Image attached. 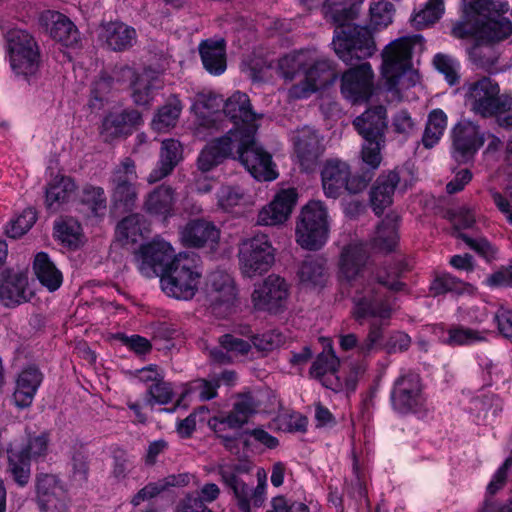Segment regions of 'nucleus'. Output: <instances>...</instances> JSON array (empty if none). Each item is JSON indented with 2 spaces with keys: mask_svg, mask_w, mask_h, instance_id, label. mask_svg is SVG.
Masks as SVG:
<instances>
[{
  "mask_svg": "<svg viewBox=\"0 0 512 512\" xmlns=\"http://www.w3.org/2000/svg\"><path fill=\"white\" fill-rule=\"evenodd\" d=\"M339 279L355 288L351 314L360 324L369 317L391 318L392 305L379 286L393 292L406 287L404 282L391 279L387 271H374L369 265V254L361 244L343 248L339 259Z\"/></svg>",
  "mask_w": 512,
  "mask_h": 512,
  "instance_id": "1",
  "label": "nucleus"
},
{
  "mask_svg": "<svg viewBox=\"0 0 512 512\" xmlns=\"http://www.w3.org/2000/svg\"><path fill=\"white\" fill-rule=\"evenodd\" d=\"M347 15L345 10L334 14L337 26L332 45L336 55L351 66L342 74L341 94L352 104H362L373 95L374 73L369 62H358L371 57L376 51V44L371 31L346 21Z\"/></svg>",
  "mask_w": 512,
  "mask_h": 512,
  "instance_id": "2",
  "label": "nucleus"
},
{
  "mask_svg": "<svg viewBox=\"0 0 512 512\" xmlns=\"http://www.w3.org/2000/svg\"><path fill=\"white\" fill-rule=\"evenodd\" d=\"M462 90L464 103L471 112L484 119L496 117L499 126L512 128V97L501 95L496 81L482 76L465 82Z\"/></svg>",
  "mask_w": 512,
  "mask_h": 512,
  "instance_id": "3",
  "label": "nucleus"
},
{
  "mask_svg": "<svg viewBox=\"0 0 512 512\" xmlns=\"http://www.w3.org/2000/svg\"><path fill=\"white\" fill-rule=\"evenodd\" d=\"M197 256L179 253L160 277L162 290L170 297L180 300L192 299L200 284L202 273L197 264Z\"/></svg>",
  "mask_w": 512,
  "mask_h": 512,
  "instance_id": "4",
  "label": "nucleus"
},
{
  "mask_svg": "<svg viewBox=\"0 0 512 512\" xmlns=\"http://www.w3.org/2000/svg\"><path fill=\"white\" fill-rule=\"evenodd\" d=\"M424 50V38L420 34L404 36L388 44L382 52V75L389 91L396 90L400 77L412 67V54Z\"/></svg>",
  "mask_w": 512,
  "mask_h": 512,
  "instance_id": "5",
  "label": "nucleus"
},
{
  "mask_svg": "<svg viewBox=\"0 0 512 512\" xmlns=\"http://www.w3.org/2000/svg\"><path fill=\"white\" fill-rule=\"evenodd\" d=\"M328 214L320 201H309L298 216L295 228L297 243L307 250H318L328 238Z\"/></svg>",
  "mask_w": 512,
  "mask_h": 512,
  "instance_id": "6",
  "label": "nucleus"
},
{
  "mask_svg": "<svg viewBox=\"0 0 512 512\" xmlns=\"http://www.w3.org/2000/svg\"><path fill=\"white\" fill-rule=\"evenodd\" d=\"M10 64L17 75H35L40 67L41 52L34 36L28 31L13 28L5 34Z\"/></svg>",
  "mask_w": 512,
  "mask_h": 512,
  "instance_id": "7",
  "label": "nucleus"
},
{
  "mask_svg": "<svg viewBox=\"0 0 512 512\" xmlns=\"http://www.w3.org/2000/svg\"><path fill=\"white\" fill-rule=\"evenodd\" d=\"M509 10L502 0H462L461 19L453 23L451 35L457 39L471 37V32L485 20L499 18Z\"/></svg>",
  "mask_w": 512,
  "mask_h": 512,
  "instance_id": "8",
  "label": "nucleus"
},
{
  "mask_svg": "<svg viewBox=\"0 0 512 512\" xmlns=\"http://www.w3.org/2000/svg\"><path fill=\"white\" fill-rule=\"evenodd\" d=\"M239 265L245 277L262 275L275 262V249L266 234H258L242 241L239 245Z\"/></svg>",
  "mask_w": 512,
  "mask_h": 512,
  "instance_id": "9",
  "label": "nucleus"
},
{
  "mask_svg": "<svg viewBox=\"0 0 512 512\" xmlns=\"http://www.w3.org/2000/svg\"><path fill=\"white\" fill-rule=\"evenodd\" d=\"M135 161L125 157L111 172V203L115 209L132 211L138 199Z\"/></svg>",
  "mask_w": 512,
  "mask_h": 512,
  "instance_id": "10",
  "label": "nucleus"
},
{
  "mask_svg": "<svg viewBox=\"0 0 512 512\" xmlns=\"http://www.w3.org/2000/svg\"><path fill=\"white\" fill-rule=\"evenodd\" d=\"M255 135L256 133L242 135L239 150L236 151L237 159L255 179L272 181L278 176L273 169L272 156L262 146L258 145Z\"/></svg>",
  "mask_w": 512,
  "mask_h": 512,
  "instance_id": "11",
  "label": "nucleus"
},
{
  "mask_svg": "<svg viewBox=\"0 0 512 512\" xmlns=\"http://www.w3.org/2000/svg\"><path fill=\"white\" fill-rule=\"evenodd\" d=\"M34 489L35 502L40 512H68L67 491L58 475L37 472Z\"/></svg>",
  "mask_w": 512,
  "mask_h": 512,
  "instance_id": "12",
  "label": "nucleus"
},
{
  "mask_svg": "<svg viewBox=\"0 0 512 512\" xmlns=\"http://www.w3.org/2000/svg\"><path fill=\"white\" fill-rule=\"evenodd\" d=\"M236 287L232 277L223 271L209 274L205 284V297L212 313L226 317L236 302Z\"/></svg>",
  "mask_w": 512,
  "mask_h": 512,
  "instance_id": "13",
  "label": "nucleus"
},
{
  "mask_svg": "<svg viewBox=\"0 0 512 512\" xmlns=\"http://www.w3.org/2000/svg\"><path fill=\"white\" fill-rule=\"evenodd\" d=\"M337 77L336 64L328 58L320 57L306 69L304 79L289 89V95L295 99L307 98L319 89L333 84Z\"/></svg>",
  "mask_w": 512,
  "mask_h": 512,
  "instance_id": "14",
  "label": "nucleus"
},
{
  "mask_svg": "<svg viewBox=\"0 0 512 512\" xmlns=\"http://www.w3.org/2000/svg\"><path fill=\"white\" fill-rule=\"evenodd\" d=\"M289 286L284 278L276 274L269 275L255 287L251 298L254 308L270 313H278L284 309Z\"/></svg>",
  "mask_w": 512,
  "mask_h": 512,
  "instance_id": "15",
  "label": "nucleus"
},
{
  "mask_svg": "<svg viewBox=\"0 0 512 512\" xmlns=\"http://www.w3.org/2000/svg\"><path fill=\"white\" fill-rule=\"evenodd\" d=\"M292 140L301 168L305 171L314 170L325 151L323 136L318 130L304 126L294 132Z\"/></svg>",
  "mask_w": 512,
  "mask_h": 512,
  "instance_id": "16",
  "label": "nucleus"
},
{
  "mask_svg": "<svg viewBox=\"0 0 512 512\" xmlns=\"http://www.w3.org/2000/svg\"><path fill=\"white\" fill-rule=\"evenodd\" d=\"M421 378L418 374L408 372L399 376L391 391L393 408L401 413L416 412L422 406Z\"/></svg>",
  "mask_w": 512,
  "mask_h": 512,
  "instance_id": "17",
  "label": "nucleus"
},
{
  "mask_svg": "<svg viewBox=\"0 0 512 512\" xmlns=\"http://www.w3.org/2000/svg\"><path fill=\"white\" fill-rule=\"evenodd\" d=\"M223 112L233 123L235 132L245 135L257 133L259 125L258 116L252 107L249 96L246 93L236 91L224 103Z\"/></svg>",
  "mask_w": 512,
  "mask_h": 512,
  "instance_id": "18",
  "label": "nucleus"
},
{
  "mask_svg": "<svg viewBox=\"0 0 512 512\" xmlns=\"http://www.w3.org/2000/svg\"><path fill=\"white\" fill-rule=\"evenodd\" d=\"M143 123L142 114L134 108H126L120 112L107 113L100 127V136L106 143L120 138H127Z\"/></svg>",
  "mask_w": 512,
  "mask_h": 512,
  "instance_id": "19",
  "label": "nucleus"
},
{
  "mask_svg": "<svg viewBox=\"0 0 512 512\" xmlns=\"http://www.w3.org/2000/svg\"><path fill=\"white\" fill-rule=\"evenodd\" d=\"M242 135L229 129L228 132L211 140L201 151L197 164L202 172H209L220 165L225 159L233 156V151L239 150Z\"/></svg>",
  "mask_w": 512,
  "mask_h": 512,
  "instance_id": "20",
  "label": "nucleus"
},
{
  "mask_svg": "<svg viewBox=\"0 0 512 512\" xmlns=\"http://www.w3.org/2000/svg\"><path fill=\"white\" fill-rule=\"evenodd\" d=\"M452 141L455 159L467 163L484 145L485 138L478 125L471 121H461L453 128Z\"/></svg>",
  "mask_w": 512,
  "mask_h": 512,
  "instance_id": "21",
  "label": "nucleus"
},
{
  "mask_svg": "<svg viewBox=\"0 0 512 512\" xmlns=\"http://www.w3.org/2000/svg\"><path fill=\"white\" fill-rule=\"evenodd\" d=\"M172 246L163 240H153L140 247V271L147 277L162 276L175 257Z\"/></svg>",
  "mask_w": 512,
  "mask_h": 512,
  "instance_id": "22",
  "label": "nucleus"
},
{
  "mask_svg": "<svg viewBox=\"0 0 512 512\" xmlns=\"http://www.w3.org/2000/svg\"><path fill=\"white\" fill-rule=\"evenodd\" d=\"M180 240L184 247L214 249L220 240V230L212 221L191 219L181 228Z\"/></svg>",
  "mask_w": 512,
  "mask_h": 512,
  "instance_id": "23",
  "label": "nucleus"
},
{
  "mask_svg": "<svg viewBox=\"0 0 512 512\" xmlns=\"http://www.w3.org/2000/svg\"><path fill=\"white\" fill-rule=\"evenodd\" d=\"M39 22L49 31L50 37L66 47H75L80 42V33L76 25L65 14L55 10H45L40 14Z\"/></svg>",
  "mask_w": 512,
  "mask_h": 512,
  "instance_id": "24",
  "label": "nucleus"
},
{
  "mask_svg": "<svg viewBox=\"0 0 512 512\" xmlns=\"http://www.w3.org/2000/svg\"><path fill=\"white\" fill-rule=\"evenodd\" d=\"M297 199L298 193L295 188L280 190L273 200L260 210L257 223L266 226L284 223L292 213Z\"/></svg>",
  "mask_w": 512,
  "mask_h": 512,
  "instance_id": "25",
  "label": "nucleus"
},
{
  "mask_svg": "<svg viewBox=\"0 0 512 512\" xmlns=\"http://www.w3.org/2000/svg\"><path fill=\"white\" fill-rule=\"evenodd\" d=\"M34 293L28 288V278L21 272L10 269L3 271L0 279V303L14 308L28 302Z\"/></svg>",
  "mask_w": 512,
  "mask_h": 512,
  "instance_id": "26",
  "label": "nucleus"
},
{
  "mask_svg": "<svg viewBox=\"0 0 512 512\" xmlns=\"http://www.w3.org/2000/svg\"><path fill=\"white\" fill-rule=\"evenodd\" d=\"M353 126L363 140L386 139L388 128L387 109L376 105L366 109L353 120Z\"/></svg>",
  "mask_w": 512,
  "mask_h": 512,
  "instance_id": "27",
  "label": "nucleus"
},
{
  "mask_svg": "<svg viewBox=\"0 0 512 512\" xmlns=\"http://www.w3.org/2000/svg\"><path fill=\"white\" fill-rule=\"evenodd\" d=\"M400 170L395 168L382 172L370 191V203L374 213L380 216L393 202L396 187L400 184Z\"/></svg>",
  "mask_w": 512,
  "mask_h": 512,
  "instance_id": "28",
  "label": "nucleus"
},
{
  "mask_svg": "<svg viewBox=\"0 0 512 512\" xmlns=\"http://www.w3.org/2000/svg\"><path fill=\"white\" fill-rule=\"evenodd\" d=\"M121 70L133 78L130 86L132 89L131 98L134 104L149 107L156 93L163 87L161 78L151 72L137 75L133 69L127 66Z\"/></svg>",
  "mask_w": 512,
  "mask_h": 512,
  "instance_id": "29",
  "label": "nucleus"
},
{
  "mask_svg": "<svg viewBox=\"0 0 512 512\" xmlns=\"http://www.w3.org/2000/svg\"><path fill=\"white\" fill-rule=\"evenodd\" d=\"M42 381L43 374L36 365L24 368L16 379L12 395L14 404L21 409L30 407Z\"/></svg>",
  "mask_w": 512,
  "mask_h": 512,
  "instance_id": "30",
  "label": "nucleus"
},
{
  "mask_svg": "<svg viewBox=\"0 0 512 512\" xmlns=\"http://www.w3.org/2000/svg\"><path fill=\"white\" fill-rule=\"evenodd\" d=\"M350 176V167L347 163L338 160H327L321 170V180L324 193L327 197L337 198L345 190L347 179Z\"/></svg>",
  "mask_w": 512,
  "mask_h": 512,
  "instance_id": "31",
  "label": "nucleus"
},
{
  "mask_svg": "<svg viewBox=\"0 0 512 512\" xmlns=\"http://www.w3.org/2000/svg\"><path fill=\"white\" fill-rule=\"evenodd\" d=\"M100 38L109 49L121 52L133 46L136 40V31L122 22H108L101 25Z\"/></svg>",
  "mask_w": 512,
  "mask_h": 512,
  "instance_id": "32",
  "label": "nucleus"
},
{
  "mask_svg": "<svg viewBox=\"0 0 512 512\" xmlns=\"http://www.w3.org/2000/svg\"><path fill=\"white\" fill-rule=\"evenodd\" d=\"M204 68L213 75L226 70V42L224 39L202 40L198 46Z\"/></svg>",
  "mask_w": 512,
  "mask_h": 512,
  "instance_id": "33",
  "label": "nucleus"
},
{
  "mask_svg": "<svg viewBox=\"0 0 512 512\" xmlns=\"http://www.w3.org/2000/svg\"><path fill=\"white\" fill-rule=\"evenodd\" d=\"M400 216L395 212L388 213L378 225L376 234L372 240V247L384 253L395 250L399 241Z\"/></svg>",
  "mask_w": 512,
  "mask_h": 512,
  "instance_id": "34",
  "label": "nucleus"
},
{
  "mask_svg": "<svg viewBox=\"0 0 512 512\" xmlns=\"http://www.w3.org/2000/svg\"><path fill=\"white\" fill-rule=\"evenodd\" d=\"M181 158L182 147L178 141L174 139L163 141L160 151V160L157 168L150 173L148 181L153 183L169 175L177 166Z\"/></svg>",
  "mask_w": 512,
  "mask_h": 512,
  "instance_id": "35",
  "label": "nucleus"
},
{
  "mask_svg": "<svg viewBox=\"0 0 512 512\" xmlns=\"http://www.w3.org/2000/svg\"><path fill=\"white\" fill-rule=\"evenodd\" d=\"M175 201V190L169 185L162 184L147 195L144 209L149 214L167 218L173 213Z\"/></svg>",
  "mask_w": 512,
  "mask_h": 512,
  "instance_id": "36",
  "label": "nucleus"
},
{
  "mask_svg": "<svg viewBox=\"0 0 512 512\" xmlns=\"http://www.w3.org/2000/svg\"><path fill=\"white\" fill-rule=\"evenodd\" d=\"M470 32L471 37L495 45L512 35V22L508 18H492L485 20Z\"/></svg>",
  "mask_w": 512,
  "mask_h": 512,
  "instance_id": "37",
  "label": "nucleus"
},
{
  "mask_svg": "<svg viewBox=\"0 0 512 512\" xmlns=\"http://www.w3.org/2000/svg\"><path fill=\"white\" fill-rule=\"evenodd\" d=\"M33 270L41 285L50 292L58 290L62 285V272L56 267L47 253L39 252L35 255Z\"/></svg>",
  "mask_w": 512,
  "mask_h": 512,
  "instance_id": "38",
  "label": "nucleus"
},
{
  "mask_svg": "<svg viewBox=\"0 0 512 512\" xmlns=\"http://www.w3.org/2000/svg\"><path fill=\"white\" fill-rule=\"evenodd\" d=\"M188 484V476L186 474L169 475L156 482H150L140 489L131 499L134 507L139 506L143 501L157 497L170 487H182Z\"/></svg>",
  "mask_w": 512,
  "mask_h": 512,
  "instance_id": "39",
  "label": "nucleus"
},
{
  "mask_svg": "<svg viewBox=\"0 0 512 512\" xmlns=\"http://www.w3.org/2000/svg\"><path fill=\"white\" fill-rule=\"evenodd\" d=\"M220 480L237 500V505L242 512H250L251 487L242 477L230 472H217Z\"/></svg>",
  "mask_w": 512,
  "mask_h": 512,
  "instance_id": "40",
  "label": "nucleus"
},
{
  "mask_svg": "<svg viewBox=\"0 0 512 512\" xmlns=\"http://www.w3.org/2000/svg\"><path fill=\"white\" fill-rule=\"evenodd\" d=\"M80 204L86 212L93 217H103L107 210V197L100 186L86 184L81 191Z\"/></svg>",
  "mask_w": 512,
  "mask_h": 512,
  "instance_id": "41",
  "label": "nucleus"
},
{
  "mask_svg": "<svg viewBox=\"0 0 512 512\" xmlns=\"http://www.w3.org/2000/svg\"><path fill=\"white\" fill-rule=\"evenodd\" d=\"M7 458V472L19 487H25L31 477L32 460L17 449H8Z\"/></svg>",
  "mask_w": 512,
  "mask_h": 512,
  "instance_id": "42",
  "label": "nucleus"
},
{
  "mask_svg": "<svg viewBox=\"0 0 512 512\" xmlns=\"http://www.w3.org/2000/svg\"><path fill=\"white\" fill-rule=\"evenodd\" d=\"M75 189L76 184L71 177L64 175L55 176L46 188L45 202L47 208L55 210L54 205L65 202Z\"/></svg>",
  "mask_w": 512,
  "mask_h": 512,
  "instance_id": "43",
  "label": "nucleus"
},
{
  "mask_svg": "<svg viewBox=\"0 0 512 512\" xmlns=\"http://www.w3.org/2000/svg\"><path fill=\"white\" fill-rule=\"evenodd\" d=\"M326 261L323 257L309 255L301 263L298 277L302 283L322 285L326 278Z\"/></svg>",
  "mask_w": 512,
  "mask_h": 512,
  "instance_id": "44",
  "label": "nucleus"
},
{
  "mask_svg": "<svg viewBox=\"0 0 512 512\" xmlns=\"http://www.w3.org/2000/svg\"><path fill=\"white\" fill-rule=\"evenodd\" d=\"M429 290L433 296H439L449 292L461 295L465 292L472 293L474 287L470 283L464 282L449 273H443L434 278L430 284Z\"/></svg>",
  "mask_w": 512,
  "mask_h": 512,
  "instance_id": "45",
  "label": "nucleus"
},
{
  "mask_svg": "<svg viewBox=\"0 0 512 512\" xmlns=\"http://www.w3.org/2000/svg\"><path fill=\"white\" fill-rule=\"evenodd\" d=\"M469 59L478 68L483 70L492 69L498 59L499 53L495 45L489 42L476 39V43L469 49Z\"/></svg>",
  "mask_w": 512,
  "mask_h": 512,
  "instance_id": "46",
  "label": "nucleus"
},
{
  "mask_svg": "<svg viewBox=\"0 0 512 512\" xmlns=\"http://www.w3.org/2000/svg\"><path fill=\"white\" fill-rule=\"evenodd\" d=\"M447 126V116L441 109L432 110L427 119L425 130L422 136V143L425 148H432L442 137Z\"/></svg>",
  "mask_w": 512,
  "mask_h": 512,
  "instance_id": "47",
  "label": "nucleus"
},
{
  "mask_svg": "<svg viewBox=\"0 0 512 512\" xmlns=\"http://www.w3.org/2000/svg\"><path fill=\"white\" fill-rule=\"evenodd\" d=\"M255 413V403L251 396H242L234 403L233 408L226 414L228 428L240 429L248 423L249 418Z\"/></svg>",
  "mask_w": 512,
  "mask_h": 512,
  "instance_id": "48",
  "label": "nucleus"
},
{
  "mask_svg": "<svg viewBox=\"0 0 512 512\" xmlns=\"http://www.w3.org/2000/svg\"><path fill=\"white\" fill-rule=\"evenodd\" d=\"M369 317L368 319H370ZM373 319H379L380 321H372L369 325L368 333L366 337L360 341L359 345V356L367 357L373 352L377 351L381 347V343L384 338V326L388 325V319L382 320L379 317H372Z\"/></svg>",
  "mask_w": 512,
  "mask_h": 512,
  "instance_id": "49",
  "label": "nucleus"
},
{
  "mask_svg": "<svg viewBox=\"0 0 512 512\" xmlns=\"http://www.w3.org/2000/svg\"><path fill=\"white\" fill-rule=\"evenodd\" d=\"M181 111V101L177 96L173 95L165 105L158 109V112L153 119V125L158 130L174 127L178 121Z\"/></svg>",
  "mask_w": 512,
  "mask_h": 512,
  "instance_id": "50",
  "label": "nucleus"
},
{
  "mask_svg": "<svg viewBox=\"0 0 512 512\" xmlns=\"http://www.w3.org/2000/svg\"><path fill=\"white\" fill-rule=\"evenodd\" d=\"M114 87V77L102 71L93 82L89 106L92 109H101L108 102V97Z\"/></svg>",
  "mask_w": 512,
  "mask_h": 512,
  "instance_id": "51",
  "label": "nucleus"
},
{
  "mask_svg": "<svg viewBox=\"0 0 512 512\" xmlns=\"http://www.w3.org/2000/svg\"><path fill=\"white\" fill-rule=\"evenodd\" d=\"M144 217L134 213L124 217L116 226V237L123 245L129 242L135 243L141 235V223Z\"/></svg>",
  "mask_w": 512,
  "mask_h": 512,
  "instance_id": "52",
  "label": "nucleus"
},
{
  "mask_svg": "<svg viewBox=\"0 0 512 512\" xmlns=\"http://www.w3.org/2000/svg\"><path fill=\"white\" fill-rule=\"evenodd\" d=\"M50 443V433L43 431L38 435L29 434L26 443L16 448L19 452L29 457L30 460L44 458L48 454Z\"/></svg>",
  "mask_w": 512,
  "mask_h": 512,
  "instance_id": "53",
  "label": "nucleus"
},
{
  "mask_svg": "<svg viewBox=\"0 0 512 512\" xmlns=\"http://www.w3.org/2000/svg\"><path fill=\"white\" fill-rule=\"evenodd\" d=\"M443 12V0H429L425 7L414 15L412 25L418 30L424 29L438 21Z\"/></svg>",
  "mask_w": 512,
  "mask_h": 512,
  "instance_id": "54",
  "label": "nucleus"
},
{
  "mask_svg": "<svg viewBox=\"0 0 512 512\" xmlns=\"http://www.w3.org/2000/svg\"><path fill=\"white\" fill-rule=\"evenodd\" d=\"M386 139L363 140L360 156L362 162L376 172L383 160L381 151L385 148Z\"/></svg>",
  "mask_w": 512,
  "mask_h": 512,
  "instance_id": "55",
  "label": "nucleus"
},
{
  "mask_svg": "<svg viewBox=\"0 0 512 512\" xmlns=\"http://www.w3.org/2000/svg\"><path fill=\"white\" fill-rule=\"evenodd\" d=\"M433 66L435 69L441 73L446 82L450 86H455L460 82V74H459V62L453 58L452 56L444 53H437L433 57Z\"/></svg>",
  "mask_w": 512,
  "mask_h": 512,
  "instance_id": "56",
  "label": "nucleus"
},
{
  "mask_svg": "<svg viewBox=\"0 0 512 512\" xmlns=\"http://www.w3.org/2000/svg\"><path fill=\"white\" fill-rule=\"evenodd\" d=\"M218 382L211 379H196L186 385L185 390L176 402V406H180V402L189 394L198 393L201 401H208L217 396Z\"/></svg>",
  "mask_w": 512,
  "mask_h": 512,
  "instance_id": "57",
  "label": "nucleus"
},
{
  "mask_svg": "<svg viewBox=\"0 0 512 512\" xmlns=\"http://www.w3.org/2000/svg\"><path fill=\"white\" fill-rule=\"evenodd\" d=\"M37 220V212L34 208L28 207L15 219H12L6 226V235L17 239L27 233Z\"/></svg>",
  "mask_w": 512,
  "mask_h": 512,
  "instance_id": "58",
  "label": "nucleus"
},
{
  "mask_svg": "<svg viewBox=\"0 0 512 512\" xmlns=\"http://www.w3.org/2000/svg\"><path fill=\"white\" fill-rule=\"evenodd\" d=\"M456 238L462 240L471 250L477 253L487 262H492L497 258L498 249L485 237L473 238L466 233L458 232Z\"/></svg>",
  "mask_w": 512,
  "mask_h": 512,
  "instance_id": "59",
  "label": "nucleus"
},
{
  "mask_svg": "<svg viewBox=\"0 0 512 512\" xmlns=\"http://www.w3.org/2000/svg\"><path fill=\"white\" fill-rule=\"evenodd\" d=\"M340 362L332 348L320 353L312 363L309 374L313 378L335 374L338 371Z\"/></svg>",
  "mask_w": 512,
  "mask_h": 512,
  "instance_id": "60",
  "label": "nucleus"
},
{
  "mask_svg": "<svg viewBox=\"0 0 512 512\" xmlns=\"http://www.w3.org/2000/svg\"><path fill=\"white\" fill-rule=\"evenodd\" d=\"M56 238L65 246L71 249H76L80 243L81 227L72 220H64L57 223L54 227Z\"/></svg>",
  "mask_w": 512,
  "mask_h": 512,
  "instance_id": "61",
  "label": "nucleus"
},
{
  "mask_svg": "<svg viewBox=\"0 0 512 512\" xmlns=\"http://www.w3.org/2000/svg\"><path fill=\"white\" fill-rule=\"evenodd\" d=\"M174 398V390L170 382L165 381L164 377L158 382L150 384L147 389V404L153 406L155 404L165 405L170 403Z\"/></svg>",
  "mask_w": 512,
  "mask_h": 512,
  "instance_id": "62",
  "label": "nucleus"
},
{
  "mask_svg": "<svg viewBox=\"0 0 512 512\" xmlns=\"http://www.w3.org/2000/svg\"><path fill=\"white\" fill-rule=\"evenodd\" d=\"M284 336L275 330L267 331L262 334L253 335L251 342L260 352H271L284 344Z\"/></svg>",
  "mask_w": 512,
  "mask_h": 512,
  "instance_id": "63",
  "label": "nucleus"
},
{
  "mask_svg": "<svg viewBox=\"0 0 512 512\" xmlns=\"http://www.w3.org/2000/svg\"><path fill=\"white\" fill-rule=\"evenodd\" d=\"M218 205L224 211H231L244 199V191L239 186L224 185L217 194Z\"/></svg>",
  "mask_w": 512,
  "mask_h": 512,
  "instance_id": "64",
  "label": "nucleus"
}]
</instances>
